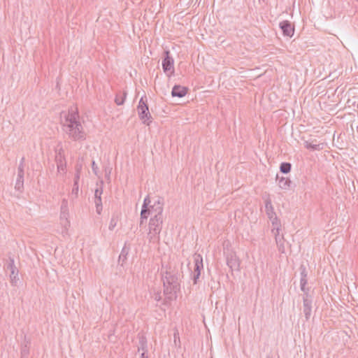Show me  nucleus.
I'll return each instance as SVG.
<instances>
[{
    "mask_svg": "<svg viewBox=\"0 0 358 358\" xmlns=\"http://www.w3.org/2000/svg\"><path fill=\"white\" fill-rule=\"evenodd\" d=\"M61 124L63 131L69 138L75 141L85 140L86 133L80 121L77 108H71L68 113H62Z\"/></svg>",
    "mask_w": 358,
    "mask_h": 358,
    "instance_id": "1",
    "label": "nucleus"
},
{
    "mask_svg": "<svg viewBox=\"0 0 358 358\" xmlns=\"http://www.w3.org/2000/svg\"><path fill=\"white\" fill-rule=\"evenodd\" d=\"M162 276L164 294L171 299L175 297L177 292L180 290L181 273L176 267L171 268L170 266Z\"/></svg>",
    "mask_w": 358,
    "mask_h": 358,
    "instance_id": "2",
    "label": "nucleus"
},
{
    "mask_svg": "<svg viewBox=\"0 0 358 358\" xmlns=\"http://www.w3.org/2000/svg\"><path fill=\"white\" fill-rule=\"evenodd\" d=\"M163 210L164 202L162 198L157 197L152 201L149 196H147L144 199L142 206L140 224L141 225L144 220H147L149 215L151 217H163Z\"/></svg>",
    "mask_w": 358,
    "mask_h": 358,
    "instance_id": "3",
    "label": "nucleus"
},
{
    "mask_svg": "<svg viewBox=\"0 0 358 358\" xmlns=\"http://www.w3.org/2000/svg\"><path fill=\"white\" fill-rule=\"evenodd\" d=\"M163 217H150L149 222V231L148 238L150 242L155 243L159 240V235L162 231Z\"/></svg>",
    "mask_w": 358,
    "mask_h": 358,
    "instance_id": "4",
    "label": "nucleus"
},
{
    "mask_svg": "<svg viewBox=\"0 0 358 358\" xmlns=\"http://www.w3.org/2000/svg\"><path fill=\"white\" fill-rule=\"evenodd\" d=\"M137 110L139 118L142 120L143 123L147 125H150V122H152V117L149 112L148 106L143 100V97H141L139 101Z\"/></svg>",
    "mask_w": 358,
    "mask_h": 358,
    "instance_id": "5",
    "label": "nucleus"
},
{
    "mask_svg": "<svg viewBox=\"0 0 358 358\" xmlns=\"http://www.w3.org/2000/svg\"><path fill=\"white\" fill-rule=\"evenodd\" d=\"M265 210L268 219L271 222L272 227H280V222L276 216L274 208L271 203V201L269 198L266 199L265 201Z\"/></svg>",
    "mask_w": 358,
    "mask_h": 358,
    "instance_id": "6",
    "label": "nucleus"
},
{
    "mask_svg": "<svg viewBox=\"0 0 358 358\" xmlns=\"http://www.w3.org/2000/svg\"><path fill=\"white\" fill-rule=\"evenodd\" d=\"M194 268L193 272V281L194 284H196L197 280L199 279L201 270L203 268V258L201 255L195 254L194 255Z\"/></svg>",
    "mask_w": 358,
    "mask_h": 358,
    "instance_id": "7",
    "label": "nucleus"
},
{
    "mask_svg": "<svg viewBox=\"0 0 358 358\" xmlns=\"http://www.w3.org/2000/svg\"><path fill=\"white\" fill-rule=\"evenodd\" d=\"M7 268L10 271V280L11 285L13 286H16L17 285V282H19V270L15 265L13 258L9 257V263L7 266Z\"/></svg>",
    "mask_w": 358,
    "mask_h": 358,
    "instance_id": "8",
    "label": "nucleus"
},
{
    "mask_svg": "<svg viewBox=\"0 0 358 358\" xmlns=\"http://www.w3.org/2000/svg\"><path fill=\"white\" fill-rule=\"evenodd\" d=\"M280 227H273L271 231L275 236L277 247L280 253L285 252V241L283 235L280 234Z\"/></svg>",
    "mask_w": 358,
    "mask_h": 358,
    "instance_id": "9",
    "label": "nucleus"
},
{
    "mask_svg": "<svg viewBox=\"0 0 358 358\" xmlns=\"http://www.w3.org/2000/svg\"><path fill=\"white\" fill-rule=\"evenodd\" d=\"M164 54L166 56L162 61L163 70L165 73H170V74H173L174 71V60L169 56L170 52L169 50H166Z\"/></svg>",
    "mask_w": 358,
    "mask_h": 358,
    "instance_id": "10",
    "label": "nucleus"
},
{
    "mask_svg": "<svg viewBox=\"0 0 358 358\" xmlns=\"http://www.w3.org/2000/svg\"><path fill=\"white\" fill-rule=\"evenodd\" d=\"M24 161V159L22 158L18 166V176L15 187L17 190H20L23 187Z\"/></svg>",
    "mask_w": 358,
    "mask_h": 358,
    "instance_id": "11",
    "label": "nucleus"
},
{
    "mask_svg": "<svg viewBox=\"0 0 358 358\" xmlns=\"http://www.w3.org/2000/svg\"><path fill=\"white\" fill-rule=\"evenodd\" d=\"M280 28L282 29L285 36H292L294 34V27L291 23L287 20L282 21L280 23Z\"/></svg>",
    "mask_w": 358,
    "mask_h": 358,
    "instance_id": "12",
    "label": "nucleus"
},
{
    "mask_svg": "<svg viewBox=\"0 0 358 358\" xmlns=\"http://www.w3.org/2000/svg\"><path fill=\"white\" fill-rule=\"evenodd\" d=\"M187 89L180 85H175L171 91V95L173 96H177L179 98L183 97L187 94Z\"/></svg>",
    "mask_w": 358,
    "mask_h": 358,
    "instance_id": "13",
    "label": "nucleus"
},
{
    "mask_svg": "<svg viewBox=\"0 0 358 358\" xmlns=\"http://www.w3.org/2000/svg\"><path fill=\"white\" fill-rule=\"evenodd\" d=\"M303 313L306 320H308L311 314V301L307 296L303 298Z\"/></svg>",
    "mask_w": 358,
    "mask_h": 358,
    "instance_id": "14",
    "label": "nucleus"
},
{
    "mask_svg": "<svg viewBox=\"0 0 358 358\" xmlns=\"http://www.w3.org/2000/svg\"><path fill=\"white\" fill-rule=\"evenodd\" d=\"M61 224L64 227L67 229L70 226V221L69 220V211H62L60 213Z\"/></svg>",
    "mask_w": 358,
    "mask_h": 358,
    "instance_id": "15",
    "label": "nucleus"
},
{
    "mask_svg": "<svg viewBox=\"0 0 358 358\" xmlns=\"http://www.w3.org/2000/svg\"><path fill=\"white\" fill-rule=\"evenodd\" d=\"M55 161L56 163L66 162L64 151L62 147L56 150Z\"/></svg>",
    "mask_w": 358,
    "mask_h": 358,
    "instance_id": "16",
    "label": "nucleus"
},
{
    "mask_svg": "<svg viewBox=\"0 0 358 358\" xmlns=\"http://www.w3.org/2000/svg\"><path fill=\"white\" fill-rule=\"evenodd\" d=\"M227 265L231 268H238L239 264L236 257V256L231 255L230 257L227 258Z\"/></svg>",
    "mask_w": 358,
    "mask_h": 358,
    "instance_id": "17",
    "label": "nucleus"
},
{
    "mask_svg": "<svg viewBox=\"0 0 358 358\" xmlns=\"http://www.w3.org/2000/svg\"><path fill=\"white\" fill-rule=\"evenodd\" d=\"M291 181L286 178H282L279 180V187L281 189H287L290 185Z\"/></svg>",
    "mask_w": 358,
    "mask_h": 358,
    "instance_id": "18",
    "label": "nucleus"
},
{
    "mask_svg": "<svg viewBox=\"0 0 358 358\" xmlns=\"http://www.w3.org/2000/svg\"><path fill=\"white\" fill-rule=\"evenodd\" d=\"M280 171L283 173H287L291 170V164L289 163H282L280 167Z\"/></svg>",
    "mask_w": 358,
    "mask_h": 358,
    "instance_id": "19",
    "label": "nucleus"
},
{
    "mask_svg": "<svg viewBox=\"0 0 358 358\" xmlns=\"http://www.w3.org/2000/svg\"><path fill=\"white\" fill-rule=\"evenodd\" d=\"M138 348V351L141 350L143 351H145L146 340H145V337H143V336L139 337V345Z\"/></svg>",
    "mask_w": 358,
    "mask_h": 358,
    "instance_id": "20",
    "label": "nucleus"
},
{
    "mask_svg": "<svg viewBox=\"0 0 358 358\" xmlns=\"http://www.w3.org/2000/svg\"><path fill=\"white\" fill-rule=\"evenodd\" d=\"M305 146L308 149H311L313 150H316L320 149V145L317 144H312L308 142L305 143Z\"/></svg>",
    "mask_w": 358,
    "mask_h": 358,
    "instance_id": "21",
    "label": "nucleus"
},
{
    "mask_svg": "<svg viewBox=\"0 0 358 358\" xmlns=\"http://www.w3.org/2000/svg\"><path fill=\"white\" fill-rule=\"evenodd\" d=\"M58 173H64L66 168V162L57 163Z\"/></svg>",
    "mask_w": 358,
    "mask_h": 358,
    "instance_id": "22",
    "label": "nucleus"
},
{
    "mask_svg": "<svg viewBox=\"0 0 358 358\" xmlns=\"http://www.w3.org/2000/svg\"><path fill=\"white\" fill-rule=\"evenodd\" d=\"M61 210L62 211H69L68 201L66 199H62V204H61Z\"/></svg>",
    "mask_w": 358,
    "mask_h": 358,
    "instance_id": "23",
    "label": "nucleus"
},
{
    "mask_svg": "<svg viewBox=\"0 0 358 358\" xmlns=\"http://www.w3.org/2000/svg\"><path fill=\"white\" fill-rule=\"evenodd\" d=\"M306 284H307V278H301L300 286H301V289L303 292H306Z\"/></svg>",
    "mask_w": 358,
    "mask_h": 358,
    "instance_id": "24",
    "label": "nucleus"
},
{
    "mask_svg": "<svg viewBox=\"0 0 358 358\" xmlns=\"http://www.w3.org/2000/svg\"><path fill=\"white\" fill-rule=\"evenodd\" d=\"M124 99H125V94L123 96H117L115 101L117 103V105L120 106L124 103Z\"/></svg>",
    "mask_w": 358,
    "mask_h": 358,
    "instance_id": "25",
    "label": "nucleus"
},
{
    "mask_svg": "<svg viewBox=\"0 0 358 358\" xmlns=\"http://www.w3.org/2000/svg\"><path fill=\"white\" fill-rule=\"evenodd\" d=\"M72 194H75L77 197L78 194V184H77V180L74 181L73 187L72 189Z\"/></svg>",
    "mask_w": 358,
    "mask_h": 358,
    "instance_id": "26",
    "label": "nucleus"
},
{
    "mask_svg": "<svg viewBox=\"0 0 358 358\" xmlns=\"http://www.w3.org/2000/svg\"><path fill=\"white\" fill-rule=\"evenodd\" d=\"M92 171L94 172V173L99 176V174H98V172H99V168L98 166H96V164H95V162H92Z\"/></svg>",
    "mask_w": 358,
    "mask_h": 358,
    "instance_id": "27",
    "label": "nucleus"
},
{
    "mask_svg": "<svg viewBox=\"0 0 358 358\" xmlns=\"http://www.w3.org/2000/svg\"><path fill=\"white\" fill-rule=\"evenodd\" d=\"M101 194H102V189H96L95 190V194H94L95 199H101Z\"/></svg>",
    "mask_w": 358,
    "mask_h": 358,
    "instance_id": "28",
    "label": "nucleus"
},
{
    "mask_svg": "<svg viewBox=\"0 0 358 358\" xmlns=\"http://www.w3.org/2000/svg\"><path fill=\"white\" fill-rule=\"evenodd\" d=\"M127 252H128V250L126 248H124L121 252L120 255V259H121L122 257L125 258Z\"/></svg>",
    "mask_w": 358,
    "mask_h": 358,
    "instance_id": "29",
    "label": "nucleus"
},
{
    "mask_svg": "<svg viewBox=\"0 0 358 358\" xmlns=\"http://www.w3.org/2000/svg\"><path fill=\"white\" fill-rule=\"evenodd\" d=\"M301 278H307V273L304 267H301Z\"/></svg>",
    "mask_w": 358,
    "mask_h": 358,
    "instance_id": "30",
    "label": "nucleus"
},
{
    "mask_svg": "<svg viewBox=\"0 0 358 358\" xmlns=\"http://www.w3.org/2000/svg\"><path fill=\"white\" fill-rule=\"evenodd\" d=\"M155 301H159L161 300L162 296L160 292H157L154 294L153 296Z\"/></svg>",
    "mask_w": 358,
    "mask_h": 358,
    "instance_id": "31",
    "label": "nucleus"
},
{
    "mask_svg": "<svg viewBox=\"0 0 358 358\" xmlns=\"http://www.w3.org/2000/svg\"><path fill=\"white\" fill-rule=\"evenodd\" d=\"M94 202H95L96 206H101V199H95Z\"/></svg>",
    "mask_w": 358,
    "mask_h": 358,
    "instance_id": "32",
    "label": "nucleus"
},
{
    "mask_svg": "<svg viewBox=\"0 0 358 358\" xmlns=\"http://www.w3.org/2000/svg\"><path fill=\"white\" fill-rule=\"evenodd\" d=\"M28 353V350L26 349V348H24L22 350V354L23 356L26 355Z\"/></svg>",
    "mask_w": 358,
    "mask_h": 358,
    "instance_id": "33",
    "label": "nucleus"
},
{
    "mask_svg": "<svg viewBox=\"0 0 358 358\" xmlns=\"http://www.w3.org/2000/svg\"><path fill=\"white\" fill-rule=\"evenodd\" d=\"M96 212L99 214L101 213V210L102 209V206H96Z\"/></svg>",
    "mask_w": 358,
    "mask_h": 358,
    "instance_id": "34",
    "label": "nucleus"
},
{
    "mask_svg": "<svg viewBox=\"0 0 358 358\" xmlns=\"http://www.w3.org/2000/svg\"><path fill=\"white\" fill-rule=\"evenodd\" d=\"M79 178H80V176L78 173H77L76 175V177H75V181L77 180V182H78V180H79Z\"/></svg>",
    "mask_w": 358,
    "mask_h": 358,
    "instance_id": "35",
    "label": "nucleus"
},
{
    "mask_svg": "<svg viewBox=\"0 0 358 358\" xmlns=\"http://www.w3.org/2000/svg\"><path fill=\"white\" fill-rule=\"evenodd\" d=\"M114 226H115V224H113L112 223V222H110V226H109V229H110V230H112V229H113Z\"/></svg>",
    "mask_w": 358,
    "mask_h": 358,
    "instance_id": "36",
    "label": "nucleus"
},
{
    "mask_svg": "<svg viewBox=\"0 0 358 358\" xmlns=\"http://www.w3.org/2000/svg\"><path fill=\"white\" fill-rule=\"evenodd\" d=\"M141 358H148L147 356H145V352L143 351V352L141 354Z\"/></svg>",
    "mask_w": 358,
    "mask_h": 358,
    "instance_id": "37",
    "label": "nucleus"
},
{
    "mask_svg": "<svg viewBox=\"0 0 358 358\" xmlns=\"http://www.w3.org/2000/svg\"><path fill=\"white\" fill-rule=\"evenodd\" d=\"M111 169H109L108 171L106 173V176L109 178V175L110 173Z\"/></svg>",
    "mask_w": 358,
    "mask_h": 358,
    "instance_id": "38",
    "label": "nucleus"
},
{
    "mask_svg": "<svg viewBox=\"0 0 358 358\" xmlns=\"http://www.w3.org/2000/svg\"><path fill=\"white\" fill-rule=\"evenodd\" d=\"M357 132H358V127H357Z\"/></svg>",
    "mask_w": 358,
    "mask_h": 358,
    "instance_id": "39",
    "label": "nucleus"
}]
</instances>
